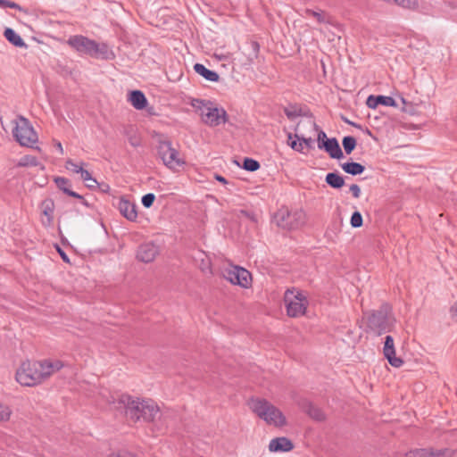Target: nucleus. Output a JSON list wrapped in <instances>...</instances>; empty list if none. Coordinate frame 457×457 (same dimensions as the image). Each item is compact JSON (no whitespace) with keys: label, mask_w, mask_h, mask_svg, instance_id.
Wrapping results in <instances>:
<instances>
[{"label":"nucleus","mask_w":457,"mask_h":457,"mask_svg":"<svg viewBox=\"0 0 457 457\" xmlns=\"http://www.w3.org/2000/svg\"><path fill=\"white\" fill-rule=\"evenodd\" d=\"M294 151H296L298 153H303V142L300 141L298 144H297V146H296V149H294Z\"/></svg>","instance_id":"13d9d810"},{"label":"nucleus","mask_w":457,"mask_h":457,"mask_svg":"<svg viewBox=\"0 0 457 457\" xmlns=\"http://www.w3.org/2000/svg\"><path fill=\"white\" fill-rule=\"evenodd\" d=\"M395 322L392 306L383 303L378 310L368 312L366 332L379 337L393 331Z\"/></svg>","instance_id":"7ed1b4c3"},{"label":"nucleus","mask_w":457,"mask_h":457,"mask_svg":"<svg viewBox=\"0 0 457 457\" xmlns=\"http://www.w3.org/2000/svg\"><path fill=\"white\" fill-rule=\"evenodd\" d=\"M342 170L352 176H357L363 173L365 166L356 162H346L341 164Z\"/></svg>","instance_id":"412c9836"},{"label":"nucleus","mask_w":457,"mask_h":457,"mask_svg":"<svg viewBox=\"0 0 457 457\" xmlns=\"http://www.w3.org/2000/svg\"><path fill=\"white\" fill-rule=\"evenodd\" d=\"M54 181L56 185V187L62 191L64 194L68 195L67 191H71V181L70 179L64 178V177H55L54 179Z\"/></svg>","instance_id":"7c9ffc66"},{"label":"nucleus","mask_w":457,"mask_h":457,"mask_svg":"<svg viewBox=\"0 0 457 457\" xmlns=\"http://www.w3.org/2000/svg\"><path fill=\"white\" fill-rule=\"evenodd\" d=\"M383 353L385 358L388 361L389 364L395 368H399L403 364V361L395 356V349L394 345V338L391 336L385 337Z\"/></svg>","instance_id":"4468645a"},{"label":"nucleus","mask_w":457,"mask_h":457,"mask_svg":"<svg viewBox=\"0 0 457 457\" xmlns=\"http://www.w3.org/2000/svg\"><path fill=\"white\" fill-rule=\"evenodd\" d=\"M4 36L12 45H13L16 47L27 46L21 37L11 28H6L4 29Z\"/></svg>","instance_id":"4be33fe9"},{"label":"nucleus","mask_w":457,"mask_h":457,"mask_svg":"<svg viewBox=\"0 0 457 457\" xmlns=\"http://www.w3.org/2000/svg\"><path fill=\"white\" fill-rule=\"evenodd\" d=\"M240 214L253 222H257V219L255 214L253 212L247 211V210H240Z\"/></svg>","instance_id":"37998d69"},{"label":"nucleus","mask_w":457,"mask_h":457,"mask_svg":"<svg viewBox=\"0 0 457 457\" xmlns=\"http://www.w3.org/2000/svg\"><path fill=\"white\" fill-rule=\"evenodd\" d=\"M241 167L247 171L253 172L260 169L261 164L258 161H256L253 158L245 157L243 159V164Z\"/></svg>","instance_id":"c85d7f7f"},{"label":"nucleus","mask_w":457,"mask_h":457,"mask_svg":"<svg viewBox=\"0 0 457 457\" xmlns=\"http://www.w3.org/2000/svg\"><path fill=\"white\" fill-rule=\"evenodd\" d=\"M159 254V247L153 242L140 245L137 251V259L139 262L148 263L153 262Z\"/></svg>","instance_id":"ddd939ff"},{"label":"nucleus","mask_w":457,"mask_h":457,"mask_svg":"<svg viewBox=\"0 0 457 457\" xmlns=\"http://www.w3.org/2000/svg\"><path fill=\"white\" fill-rule=\"evenodd\" d=\"M11 414V409L8 406L0 403V422L7 421L10 419Z\"/></svg>","instance_id":"4c0bfd02"},{"label":"nucleus","mask_w":457,"mask_h":457,"mask_svg":"<svg viewBox=\"0 0 457 457\" xmlns=\"http://www.w3.org/2000/svg\"><path fill=\"white\" fill-rule=\"evenodd\" d=\"M314 129L318 131L317 143L320 150L325 151L332 159L340 160L344 158L343 151L336 137L328 138L327 134L320 129L319 126L314 123Z\"/></svg>","instance_id":"9b49d317"},{"label":"nucleus","mask_w":457,"mask_h":457,"mask_svg":"<svg viewBox=\"0 0 457 457\" xmlns=\"http://www.w3.org/2000/svg\"><path fill=\"white\" fill-rule=\"evenodd\" d=\"M325 181L334 189H340L345 186V179L337 171L328 172L325 177Z\"/></svg>","instance_id":"aec40b11"},{"label":"nucleus","mask_w":457,"mask_h":457,"mask_svg":"<svg viewBox=\"0 0 457 457\" xmlns=\"http://www.w3.org/2000/svg\"><path fill=\"white\" fill-rule=\"evenodd\" d=\"M64 366L60 360L29 361L21 362L15 374L16 381L23 386H34Z\"/></svg>","instance_id":"f257e3e1"},{"label":"nucleus","mask_w":457,"mask_h":457,"mask_svg":"<svg viewBox=\"0 0 457 457\" xmlns=\"http://www.w3.org/2000/svg\"><path fill=\"white\" fill-rule=\"evenodd\" d=\"M109 457H136V455L128 451H119L112 453Z\"/></svg>","instance_id":"c03bdc74"},{"label":"nucleus","mask_w":457,"mask_h":457,"mask_svg":"<svg viewBox=\"0 0 457 457\" xmlns=\"http://www.w3.org/2000/svg\"><path fill=\"white\" fill-rule=\"evenodd\" d=\"M75 173H80L81 179L84 181H91V182L94 183V185L87 184L86 185L87 187H88L90 189H93V188L96 187L97 181H96V179L92 178L91 173L88 170H84L83 168H78V170H75Z\"/></svg>","instance_id":"c756f323"},{"label":"nucleus","mask_w":457,"mask_h":457,"mask_svg":"<svg viewBox=\"0 0 457 457\" xmlns=\"http://www.w3.org/2000/svg\"><path fill=\"white\" fill-rule=\"evenodd\" d=\"M365 131H366V134H368V135H370V136H372L371 131H370L368 128H366V130H365Z\"/></svg>","instance_id":"052dcab7"},{"label":"nucleus","mask_w":457,"mask_h":457,"mask_svg":"<svg viewBox=\"0 0 457 457\" xmlns=\"http://www.w3.org/2000/svg\"><path fill=\"white\" fill-rule=\"evenodd\" d=\"M155 200V195L153 193L145 194L142 196L141 202L144 207L150 208L154 204Z\"/></svg>","instance_id":"e433bc0d"},{"label":"nucleus","mask_w":457,"mask_h":457,"mask_svg":"<svg viewBox=\"0 0 457 457\" xmlns=\"http://www.w3.org/2000/svg\"><path fill=\"white\" fill-rule=\"evenodd\" d=\"M0 7L1 8L9 7V8L16 9L20 12H23L26 14L28 13V11L25 8H23L20 4H16L15 2H12L9 0H0Z\"/></svg>","instance_id":"c9c22d12"},{"label":"nucleus","mask_w":457,"mask_h":457,"mask_svg":"<svg viewBox=\"0 0 457 457\" xmlns=\"http://www.w3.org/2000/svg\"><path fill=\"white\" fill-rule=\"evenodd\" d=\"M37 165H39L37 158L29 154L22 156L17 163V167H36Z\"/></svg>","instance_id":"cd10ccee"},{"label":"nucleus","mask_w":457,"mask_h":457,"mask_svg":"<svg viewBox=\"0 0 457 457\" xmlns=\"http://www.w3.org/2000/svg\"><path fill=\"white\" fill-rule=\"evenodd\" d=\"M82 204H84L87 207H89L90 204L87 203V201L83 197V199L80 200Z\"/></svg>","instance_id":"bf43d9fd"},{"label":"nucleus","mask_w":457,"mask_h":457,"mask_svg":"<svg viewBox=\"0 0 457 457\" xmlns=\"http://www.w3.org/2000/svg\"><path fill=\"white\" fill-rule=\"evenodd\" d=\"M192 106L200 112L202 120L209 126L215 127L228 121L226 111L214 106L210 101L194 99Z\"/></svg>","instance_id":"39448f33"},{"label":"nucleus","mask_w":457,"mask_h":457,"mask_svg":"<svg viewBox=\"0 0 457 457\" xmlns=\"http://www.w3.org/2000/svg\"><path fill=\"white\" fill-rule=\"evenodd\" d=\"M56 248H57V251L60 253L62 259L63 260V262H70V259H69L68 255L65 253V252L58 245L56 246Z\"/></svg>","instance_id":"8fccbe9b"},{"label":"nucleus","mask_w":457,"mask_h":457,"mask_svg":"<svg viewBox=\"0 0 457 457\" xmlns=\"http://www.w3.org/2000/svg\"><path fill=\"white\" fill-rule=\"evenodd\" d=\"M428 449L429 457H453L456 453L455 450L447 447L441 449L428 447Z\"/></svg>","instance_id":"393cba45"},{"label":"nucleus","mask_w":457,"mask_h":457,"mask_svg":"<svg viewBox=\"0 0 457 457\" xmlns=\"http://www.w3.org/2000/svg\"><path fill=\"white\" fill-rule=\"evenodd\" d=\"M157 154L163 164L170 170L185 164V161L179 157V152L172 146V143L163 135L160 136L157 145Z\"/></svg>","instance_id":"6e6552de"},{"label":"nucleus","mask_w":457,"mask_h":457,"mask_svg":"<svg viewBox=\"0 0 457 457\" xmlns=\"http://www.w3.org/2000/svg\"><path fill=\"white\" fill-rule=\"evenodd\" d=\"M401 101L403 103L402 111L405 113H408L410 115H419L420 113V104H413L411 102H408L405 98L401 97Z\"/></svg>","instance_id":"a878e982"},{"label":"nucleus","mask_w":457,"mask_h":457,"mask_svg":"<svg viewBox=\"0 0 457 457\" xmlns=\"http://www.w3.org/2000/svg\"><path fill=\"white\" fill-rule=\"evenodd\" d=\"M405 457H429V449L428 448H416L405 453Z\"/></svg>","instance_id":"473e14b6"},{"label":"nucleus","mask_w":457,"mask_h":457,"mask_svg":"<svg viewBox=\"0 0 457 457\" xmlns=\"http://www.w3.org/2000/svg\"><path fill=\"white\" fill-rule=\"evenodd\" d=\"M342 120H343L345 123H347V124H349V125H351V126H353V127H354V128H356V129H361V125L357 124V123H355V122H353V121H351L350 120H348L347 118H345V117H344V116L342 117Z\"/></svg>","instance_id":"3c124183"},{"label":"nucleus","mask_w":457,"mask_h":457,"mask_svg":"<svg viewBox=\"0 0 457 457\" xmlns=\"http://www.w3.org/2000/svg\"><path fill=\"white\" fill-rule=\"evenodd\" d=\"M250 46H251V48L253 50V53L251 54V56L248 57V60L250 62H253V58L257 57V54H258V52H259V49H260V45L256 41H252L250 43Z\"/></svg>","instance_id":"ea45409f"},{"label":"nucleus","mask_w":457,"mask_h":457,"mask_svg":"<svg viewBox=\"0 0 457 457\" xmlns=\"http://www.w3.org/2000/svg\"><path fill=\"white\" fill-rule=\"evenodd\" d=\"M285 113H286L287 117L290 120H293L294 118H295L298 115L295 112H291L287 109L285 110Z\"/></svg>","instance_id":"5fc2aeb1"},{"label":"nucleus","mask_w":457,"mask_h":457,"mask_svg":"<svg viewBox=\"0 0 457 457\" xmlns=\"http://www.w3.org/2000/svg\"><path fill=\"white\" fill-rule=\"evenodd\" d=\"M300 142V140H297V138L295 137V135L292 133H287V145L294 150L296 149L297 144Z\"/></svg>","instance_id":"79ce46f5"},{"label":"nucleus","mask_w":457,"mask_h":457,"mask_svg":"<svg viewBox=\"0 0 457 457\" xmlns=\"http://www.w3.org/2000/svg\"><path fill=\"white\" fill-rule=\"evenodd\" d=\"M366 104L370 109H376L379 104L384 106L397 107L395 100L392 96L370 95L366 100Z\"/></svg>","instance_id":"dca6fc26"},{"label":"nucleus","mask_w":457,"mask_h":457,"mask_svg":"<svg viewBox=\"0 0 457 457\" xmlns=\"http://www.w3.org/2000/svg\"><path fill=\"white\" fill-rule=\"evenodd\" d=\"M128 99L132 106L137 110L145 109L148 104L145 94L140 90L130 91Z\"/></svg>","instance_id":"a211bd4d"},{"label":"nucleus","mask_w":457,"mask_h":457,"mask_svg":"<svg viewBox=\"0 0 457 457\" xmlns=\"http://www.w3.org/2000/svg\"><path fill=\"white\" fill-rule=\"evenodd\" d=\"M284 300L287 305V312L289 317H299L305 313L307 300L301 292L287 289Z\"/></svg>","instance_id":"9d476101"},{"label":"nucleus","mask_w":457,"mask_h":457,"mask_svg":"<svg viewBox=\"0 0 457 457\" xmlns=\"http://www.w3.org/2000/svg\"><path fill=\"white\" fill-rule=\"evenodd\" d=\"M303 408L306 413L317 421H323L326 419L324 412L310 402H306Z\"/></svg>","instance_id":"b1692460"},{"label":"nucleus","mask_w":457,"mask_h":457,"mask_svg":"<svg viewBox=\"0 0 457 457\" xmlns=\"http://www.w3.org/2000/svg\"><path fill=\"white\" fill-rule=\"evenodd\" d=\"M19 120H15V126L12 129V136L14 139L21 145L41 151L40 147L34 146L37 142L38 137L29 120L23 116L18 117Z\"/></svg>","instance_id":"423d86ee"},{"label":"nucleus","mask_w":457,"mask_h":457,"mask_svg":"<svg viewBox=\"0 0 457 457\" xmlns=\"http://www.w3.org/2000/svg\"><path fill=\"white\" fill-rule=\"evenodd\" d=\"M395 4L409 10H417L419 7L418 0H392Z\"/></svg>","instance_id":"2f4dec72"},{"label":"nucleus","mask_w":457,"mask_h":457,"mask_svg":"<svg viewBox=\"0 0 457 457\" xmlns=\"http://www.w3.org/2000/svg\"><path fill=\"white\" fill-rule=\"evenodd\" d=\"M113 403L117 410H122L125 415L134 422L141 420L145 422L154 421L159 412V407L153 400L134 398L128 394L120 395Z\"/></svg>","instance_id":"f03ea898"},{"label":"nucleus","mask_w":457,"mask_h":457,"mask_svg":"<svg viewBox=\"0 0 457 457\" xmlns=\"http://www.w3.org/2000/svg\"><path fill=\"white\" fill-rule=\"evenodd\" d=\"M54 147L58 150L60 154H63V148H62L61 142L54 141Z\"/></svg>","instance_id":"4d7b16f0"},{"label":"nucleus","mask_w":457,"mask_h":457,"mask_svg":"<svg viewBox=\"0 0 457 457\" xmlns=\"http://www.w3.org/2000/svg\"><path fill=\"white\" fill-rule=\"evenodd\" d=\"M450 315L454 322H457V301L450 308Z\"/></svg>","instance_id":"49530a36"},{"label":"nucleus","mask_w":457,"mask_h":457,"mask_svg":"<svg viewBox=\"0 0 457 457\" xmlns=\"http://www.w3.org/2000/svg\"><path fill=\"white\" fill-rule=\"evenodd\" d=\"M249 405L250 409L268 424H273L276 427H283L287 424L282 411L266 399L253 398Z\"/></svg>","instance_id":"20e7f679"},{"label":"nucleus","mask_w":457,"mask_h":457,"mask_svg":"<svg viewBox=\"0 0 457 457\" xmlns=\"http://www.w3.org/2000/svg\"><path fill=\"white\" fill-rule=\"evenodd\" d=\"M274 219L277 225L285 229H296L305 223L306 215L302 209L289 211L287 209L278 210Z\"/></svg>","instance_id":"1a4fd4ad"},{"label":"nucleus","mask_w":457,"mask_h":457,"mask_svg":"<svg viewBox=\"0 0 457 457\" xmlns=\"http://www.w3.org/2000/svg\"><path fill=\"white\" fill-rule=\"evenodd\" d=\"M67 192H68L67 195L74 197V198L79 199V200H81L84 197L83 195H79V194H78V193H76L75 191H72V190L67 191Z\"/></svg>","instance_id":"864d4df0"},{"label":"nucleus","mask_w":457,"mask_h":457,"mask_svg":"<svg viewBox=\"0 0 457 457\" xmlns=\"http://www.w3.org/2000/svg\"><path fill=\"white\" fill-rule=\"evenodd\" d=\"M305 12H306V14L312 15V17L316 18L319 23H324L325 22V19H324L322 13L315 12V11L311 10V9H306Z\"/></svg>","instance_id":"a19ab883"},{"label":"nucleus","mask_w":457,"mask_h":457,"mask_svg":"<svg viewBox=\"0 0 457 457\" xmlns=\"http://www.w3.org/2000/svg\"><path fill=\"white\" fill-rule=\"evenodd\" d=\"M119 211L120 214L129 221H136L137 219V206L129 200L120 198L119 203Z\"/></svg>","instance_id":"f3484780"},{"label":"nucleus","mask_w":457,"mask_h":457,"mask_svg":"<svg viewBox=\"0 0 457 457\" xmlns=\"http://www.w3.org/2000/svg\"><path fill=\"white\" fill-rule=\"evenodd\" d=\"M194 70L197 74L204 77L208 81L218 82L220 80V75L216 71L207 69L202 63H195L194 65Z\"/></svg>","instance_id":"6ab92c4d"},{"label":"nucleus","mask_w":457,"mask_h":457,"mask_svg":"<svg viewBox=\"0 0 457 457\" xmlns=\"http://www.w3.org/2000/svg\"><path fill=\"white\" fill-rule=\"evenodd\" d=\"M295 448V445L286 436L275 437L269 444V450L273 453L290 452Z\"/></svg>","instance_id":"2eb2a0df"},{"label":"nucleus","mask_w":457,"mask_h":457,"mask_svg":"<svg viewBox=\"0 0 457 457\" xmlns=\"http://www.w3.org/2000/svg\"><path fill=\"white\" fill-rule=\"evenodd\" d=\"M342 145L346 154H350L357 145L356 138L353 136H345L342 139Z\"/></svg>","instance_id":"bb28decb"},{"label":"nucleus","mask_w":457,"mask_h":457,"mask_svg":"<svg viewBox=\"0 0 457 457\" xmlns=\"http://www.w3.org/2000/svg\"><path fill=\"white\" fill-rule=\"evenodd\" d=\"M43 214L47 218V225L52 224L54 220V202L52 198H46L41 203Z\"/></svg>","instance_id":"5701e85b"},{"label":"nucleus","mask_w":457,"mask_h":457,"mask_svg":"<svg viewBox=\"0 0 457 457\" xmlns=\"http://www.w3.org/2000/svg\"><path fill=\"white\" fill-rule=\"evenodd\" d=\"M66 168L67 169H71L73 172H75V170H78V168H82L81 166H79L78 164H76L75 162H73L72 160H68L66 162Z\"/></svg>","instance_id":"de8ad7c7"},{"label":"nucleus","mask_w":457,"mask_h":457,"mask_svg":"<svg viewBox=\"0 0 457 457\" xmlns=\"http://www.w3.org/2000/svg\"><path fill=\"white\" fill-rule=\"evenodd\" d=\"M214 178L216 180H218L219 182H220L222 184L228 183V180L223 176H221L220 174H215Z\"/></svg>","instance_id":"6e6d98bb"},{"label":"nucleus","mask_w":457,"mask_h":457,"mask_svg":"<svg viewBox=\"0 0 457 457\" xmlns=\"http://www.w3.org/2000/svg\"><path fill=\"white\" fill-rule=\"evenodd\" d=\"M68 44L76 51L92 57L102 56L103 58H106L105 54L108 52V47L105 44L100 46L95 40L81 35L71 37L68 40Z\"/></svg>","instance_id":"0eeeda50"},{"label":"nucleus","mask_w":457,"mask_h":457,"mask_svg":"<svg viewBox=\"0 0 457 457\" xmlns=\"http://www.w3.org/2000/svg\"><path fill=\"white\" fill-rule=\"evenodd\" d=\"M201 270L204 273L212 274V268H211L210 262L203 263V266L201 267Z\"/></svg>","instance_id":"603ef678"},{"label":"nucleus","mask_w":457,"mask_h":457,"mask_svg":"<svg viewBox=\"0 0 457 457\" xmlns=\"http://www.w3.org/2000/svg\"><path fill=\"white\" fill-rule=\"evenodd\" d=\"M295 137L297 138V140H300L303 142V145H305L309 150H312L314 148V141L312 137H304L303 136H299L297 134H295Z\"/></svg>","instance_id":"58836bf2"},{"label":"nucleus","mask_w":457,"mask_h":457,"mask_svg":"<svg viewBox=\"0 0 457 457\" xmlns=\"http://www.w3.org/2000/svg\"><path fill=\"white\" fill-rule=\"evenodd\" d=\"M96 187H98L101 190V192H103V193H108L111 189L110 186L104 182H103V183L97 182Z\"/></svg>","instance_id":"09e8293b"},{"label":"nucleus","mask_w":457,"mask_h":457,"mask_svg":"<svg viewBox=\"0 0 457 457\" xmlns=\"http://www.w3.org/2000/svg\"><path fill=\"white\" fill-rule=\"evenodd\" d=\"M350 191L354 198H359L361 195V188L357 184L350 186Z\"/></svg>","instance_id":"a18cd8bd"},{"label":"nucleus","mask_w":457,"mask_h":457,"mask_svg":"<svg viewBox=\"0 0 457 457\" xmlns=\"http://www.w3.org/2000/svg\"><path fill=\"white\" fill-rule=\"evenodd\" d=\"M350 224L353 228H361L363 224L362 215L360 212L355 211L353 212L350 220Z\"/></svg>","instance_id":"72a5a7b5"},{"label":"nucleus","mask_w":457,"mask_h":457,"mask_svg":"<svg viewBox=\"0 0 457 457\" xmlns=\"http://www.w3.org/2000/svg\"><path fill=\"white\" fill-rule=\"evenodd\" d=\"M223 276L233 285H237L244 288H248L251 286L252 275L245 268L233 266L231 269L226 270Z\"/></svg>","instance_id":"f8f14e48"},{"label":"nucleus","mask_w":457,"mask_h":457,"mask_svg":"<svg viewBox=\"0 0 457 457\" xmlns=\"http://www.w3.org/2000/svg\"><path fill=\"white\" fill-rule=\"evenodd\" d=\"M129 143L133 147H138L141 145V138L137 135L133 129L127 130Z\"/></svg>","instance_id":"f704fd0d"}]
</instances>
